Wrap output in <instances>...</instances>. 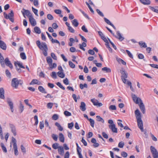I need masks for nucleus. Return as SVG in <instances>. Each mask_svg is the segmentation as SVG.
<instances>
[{
    "mask_svg": "<svg viewBox=\"0 0 158 158\" xmlns=\"http://www.w3.org/2000/svg\"><path fill=\"white\" fill-rule=\"evenodd\" d=\"M140 104L139 105L140 108L142 113L144 114L145 112V109L144 106L141 99H140Z\"/></svg>",
    "mask_w": 158,
    "mask_h": 158,
    "instance_id": "nucleus-11",
    "label": "nucleus"
},
{
    "mask_svg": "<svg viewBox=\"0 0 158 158\" xmlns=\"http://www.w3.org/2000/svg\"><path fill=\"white\" fill-rule=\"evenodd\" d=\"M52 147L53 148L55 149H56L57 148H59L60 146H59V144L57 143H55L52 145Z\"/></svg>",
    "mask_w": 158,
    "mask_h": 158,
    "instance_id": "nucleus-33",
    "label": "nucleus"
},
{
    "mask_svg": "<svg viewBox=\"0 0 158 158\" xmlns=\"http://www.w3.org/2000/svg\"><path fill=\"white\" fill-rule=\"evenodd\" d=\"M13 148L15 154V155H17L18 154V151L17 147H13Z\"/></svg>",
    "mask_w": 158,
    "mask_h": 158,
    "instance_id": "nucleus-43",
    "label": "nucleus"
},
{
    "mask_svg": "<svg viewBox=\"0 0 158 158\" xmlns=\"http://www.w3.org/2000/svg\"><path fill=\"white\" fill-rule=\"evenodd\" d=\"M149 7L150 9L152 11L156 13H158V6H156L155 7H154L149 6Z\"/></svg>",
    "mask_w": 158,
    "mask_h": 158,
    "instance_id": "nucleus-21",
    "label": "nucleus"
},
{
    "mask_svg": "<svg viewBox=\"0 0 158 158\" xmlns=\"http://www.w3.org/2000/svg\"><path fill=\"white\" fill-rule=\"evenodd\" d=\"M32 10L34 14L38 16V10L34 8V7H32Z\"/></svg>",
    "mask_w": 158,
    "mask_h": 158,
    "instance_id": "nucleus-56",
    "label": "nucleus"
},
{
    "mask_svg": "<svg viewBox=\"0 0 158 158\" xmlns=\"http://www.w3.org/2000/svg\"><path fill=\"white\" fill-rule=\"evenodd\" d=\"M120 73L121 74V78L123 83L125 84L127 82L126 78L127 77L128 74L123 68H122L120 70Z\"/></svg>",
    "mask_w": 158,
    "mask_h": 158,
    "instance_id": "nucleus-3",
    "label": "nucleus"
},
{
    "mask_svg": "<svg viewBox=\"0 0 158 158\" xmlns=\"http://www.w3.org/2000/svg\"><path fill=\"white\" fill-rule=\"evenodd\" d=\"M90 122V124L91 125V126L92 127H94V120L92 119V118H89V120Z\"/></svg>",
    "mask_w": 158,
    "mask_h": 158,
    "instance_id": "nucleus-37",
    "label": "nucleus"
},
{
    "mask_svg": "<svg viewBox=\"0 0 158 158\" xmlns=\"http://www.w3.org/2000/svg\"><path fill=\"white\" fill-rule=\"evenodd\" d=\"M80 87L81 89H84V87L87 88V85L86 83L84 84V85L81 84H80Z\"/></svg>",
    "mask_w": 158,
    "mask_h": 158,
    "instance_id": "nucleus-44",
    "label": "nucleus"
},
{
    "mask_svg": "<svg viewBox=\"0 0 158 158\" xmlns=\"http://www.w3.org/2000/svg\"><path fill=\"white\" fill-rule=\"evenodd\" d=\"M81 29L82 31H83L84 32H88V30L86 28L85 26V25H83L81 27Z\"/></svg>",
    "mask_w": 158,
    "mask_h": 158,
    "instance_id": "nucleus-59",
    "label": "nucleus"
},
{
    "mask_svg": "<svg viewBox=\"0 0 158 158\" xmlns=\"http://www.w3.org/2000/svg\"><path fill=\"white\" fill-rule=\"evenodd\" d=\"M57 74L60 77L63 78L65 76V74L63 73V71H59L57 72Z\"/></svg>",
    "mask_w": 158,
    "mask_h": 158,
    "instance_id": "nucleus-24",
    "label": "nucleus"
},
{
    "mask_svg": "<svg viewBox=\"0 0 158 158\" xmlns=\"http://www.w3.org/2000/svg\"><path fill=\"white\" fill-rule=\"evenodd\" d=\"M64 114L66 116H69L71 115V113L66 110L64 111Z\"/></svg>",
    "mask_w": 158,
    "mask_h": 158,
    "instance_id": "nucleus-49",
    "label": "nucleus"
},
{
    "mask_svg": "<svg viewBox=\"0 0 158 158\" xmlns=\"http://www.w3.org/2000/svg\"><path fill=\"white\" fill-rule=\"evenodd\" d=\"M34 119L35 121V123L34 125H37L38 123V120L37 116V115L35 116L34 117Z\"/></svg>",
    "mask_w": 158,
    "mask_h": 158,
    "instance_id": "nucleus-50",
    "label": "nucleus"
},
{
    "mask_svg": "<svg viewBox=\"0 0 158 158\" xmlns=\"http://www.w3.org/2000/svg\"><path fill=\"white\" fill-rule=\"evenodd\" d=\"M21 58L23 60H25L26 58V56L24 52H21L20 54Z\"/></svg>",
    "mask_w": 158,
    "mask_h": 158,
    "instance_id": "nucleus-38",
    "label": "nucleus"
},
{
    "mask_svg": "<svg viewBox=\"0 0 158 158\" xmlns=\"http://www.w3.org/2000/svg\"><path fill=\"white\" fill-rule=\"evenodd\" d=\"M97 12L101 16L103 17L104 15L102 13V12H101L100 10L98 9H97L96 10Z\"/></svg>",
    "mask_w": 158,
    "mask_h": 158,
    "instance_id": "nucleus-62",
    "label": "nucleus"
},
{
    "mask_svg": "<svg viewBox=\"0 0 158 158\" xmlns=\"http://www.w3.org/2000/svg\"><path fill=\"white\" fill-rule=\"evenodd\" d=\"M109 127L113 132L116 133L117 132V129L115 127V125L114 124L109 125Z\"/></svg>",
    "mask_w": 158,
    "mask_h": 158,
    "instance_id": "nucleus-13",
    "label": "nucleus"
},
{
    "mask_svg": "<svg viewBox=\"0 0 158 158\" xmlns=\"http://www.w3.org/2000/svg\"><path fill=\"white\" fill-rule=\"evenodd\" d=\"M10 126L12 132L13 133L14 135L15 136L16 135V132L15 127L13 124H10Z\"/></svg>",
    "mask_w": 158,
    "mask_h": 158,
    "instance_id": "nucleus-14",
    "label": "nucleus"
},
{
    "mask_svg": "<svg viewBox=\"0 0 158 158\" xmlns=\"http://www.w3.org/2000/svg\"><path fill=\"white\" fill-rule=\"evenodd\" d=\"M36 44L40 49L44 50L43 53L45 56H47L48 54L47 51L48 50V48L46 43L43 42L41 43L39 40H37L36 42Z\"/></svg>",
    "mask_w": 158,
    "mask_h": 158,
    "instance_id": "nucleus-2",
    "label": "nucleus"
},
{
    "mask_svg": "<svg viewBox=\"0 0 158 158\" xmlns=\"http://www.w3.org/2000/svg\"><path fill=\"white\" fill-rule=\"evenodd\" d=\"M91 102L93 103L94 106L98 107H100L102 106V104L101 102H99L98 100L95 98H93L91 100Z\"/></svg>",
    "mask_w": 158,
    "mask_h": 158,
    "instance_id": "nucleus-7",
    "label": "nucleus"
},
{
    "mask_svg": "<svg viewBox=\"0 0 158 158\" xmlns=\"http://www.w3.org/2000/svg\"><path fill=\"white\" fill-rule=\"evenodd\" d=\"M40 82L36 79H33L32 81L31 82L30 84V85H33V84H38L40 85Z\"/></svg>",
    "mask_w": 158,
    "mask_h": 158,
    "instance_id": "nucleus-30",
    "label": "nucleus"
},
{
    "mask_svg": "<svg viewBox=\"0 0 158 158\" xmlns=\"http://www.w3.org/2000/svg\"><path fill=\"white\" fill-rule=\"evenodd\" d=\"M52 119L54 120H56L58 118V115L56 114H54L52 116Z\"/></svg>",
    "mask_w": 158,
    "mask_h": 158,
    "instance_id": "nucleus-63",
    "label": "nucleus"
},
{
    "mask_svg": "<svg viewBox=\"0 0 158 158\" xmlns=\"http://www.w3.org/2000/svg\"><path fill=\"white\" fill-rule=\"evenodd\" d=\"M29 19L32 26H35L36 25V20L34 18L32 15V16H30V17L29 18Z\"/></svg>",
    "mask_w": 158,
    "mask_h": 158,
    "instance_id": "nucleus-12",
    "label": "nucleus"
},
{
    "mask_svg": "<svg viewBox=\"0 0 158 158\" xmlns=\"http://www.w3.org/2000/svg\"><path fill=\"white\" fill-rule=\"evenodd\" d=\"M0 47L3 50H6V46L5 43L2 40H0Z\"/></svg>",
    "mask_w": 158,
    "mask_h": 158,
    "instance_id": "nucleus-15",
    "label": "nucleus"
},
{
    "mask_svg": "<svg viewBox=\"0 0 158 158\" xmlns=\"http://www.w3.org/2000/svg\"><path fill=\"white\" fill-rule=\"evenodd\" d=\"M116 35H114V36L117 39H118L120 41H122L124 39V37L122 36L119 31H117Z\"/></svg>",
    "mask_w": 158,
    "mask_h": 158,
    "instance_id": "nucleus-8",
    "label": "nucleus"
},
{
    "mask_svg": "<svg viewBox=\"0 0 158 158\" xmlns=\"http://www.w3.org/2000/svg\"><path fill=\"white\" fill-rule=\"evenodd\" d=\"M5 73L7 77L10 78L11 77L10 73L8 69L6 70Z\"/></svg>",
    "mask_w": 158,
    "mask_h": 158,
    "instance_id": "nucleus-40",
    "label": "nucleus"
},
{
    "mask_svg": "<svg viewBox=\"0 0 158 158\" xmlns=\"http://www.w3.org/2000/svg\"><path fill=\"white\" fill-rule=\"evenodd\" d=\"M59 139L60 141L64 143V138L63 135L62 133H60L59 134Z\"/></svg>",
    "mask_w": 158,
    "mask_h": 158,
    "instance_id": "nucleus-25",
    "label": "nucleus"
},
{
    "mask_svg": "<svg viewBox=\"0 0 158 158\" xmlns=\"http://www.w3.org/2000/svg\"><path fill=\"white\" fill-rule=\"evenodd\" d=\"M23 83V82L21 80H19L16 78H14L12 80L11 85L13 87L16 89L18 88L19 84L22 85Z\"/></svg>",
    "mask_w": 158,
    "mask_h": 158,
    "instance_id": "nucleus-4",
    "label": "nucleus"
},
{
    "mask_svg": "<svg viewBox=\"0 0 158 158\" xmlns=\"http://www.w3.org/2000/svg\"><path fill=\"white\" fill-rule=\"evenodd\" d=\"M124 145V143L123 141H121L118 144V147L120 148H123Z\"/></svg>",
    "mask_w": 158,
    "mask_h": 158,
    "instance_id": "nucleus-52",
    "label": "nucleus"
},
{
    "mask_svg": "<svg viewBox=\"0 0 158 158\" xmlns=\"http://www.w3.org/2000/svg\"><path fill=\"white\" fill-rule=\"evenodd\" d=\"M58 152L60 155L61 156H63L64 154V150L63 147L60 146L58 150Z\"/></svg>",
    "mask_w": 158,
    "mask_h": 158,
    "instance_id": "nucleus-19",
    "label": "nucleus"
},
{
    "mask_svg": "<svg viewBox=\"0 0 158 158\" xmlns=\"http://www.w3.org/2000/svg\"><path fill=\"white\" fill-rule=\"evenodd\" d=\"M56 85L62 89L64 90H65V88L61 85V83L60 82H57L56 83Z\"/></svg>",
    "mask_w": 158,
    "mask_h": 158,
    "instance_id": "nucleus-42",
    "label": "nucleus"
},
{
    "mask_svg": "<svg viewBox=\"0 0 158 158\" xmlns=\"http://www.w3.org/2000/svg\"><path fill=\"white\" fill-rule=\"evenodd\" d=\"M8 104H9V106H10V109H11V111L12 112H13L14 109H13V102L11 101L10 100H8L7 101Z\"/></svg>",
    "mask_w": 158,
    "mask_h": 158,
    "instance_id": "nucleus-17",
    "label": "nucleus"
},
{
    "mask_svg": "<svg viewBox=\"0 0 158 158\" xmlns=\"http://www.w3.org/2000/svg\"><path fill=\"white\" fill-rule=\"evenodd\" d=\"M1 146L2 148V150L3 151L5 152L6 153L7 152V150L5 147L4 146V145L3 143H1Z\"/></svg>",
    "mask_w": 158,
    "mask_h": 158,
    "instance_id": "nucleus-39",
    "label": "nucleus"
},
{
    "mask_svg": "<svg viewBox=\"0 0 158 158\" xmlns=\"http://www.w3.org/2000/svg\"><path fill=\"white\" fill-rule=\"evenodd\" d=\"M135 114L137 119L138 126L141 131H143V121L141 119V113L138 109L135 111Z\"/></svg>",
    "mask_w": 158,
    "mask_h": 158,
    "instance_id": "nucleus-1",
    "label": "nucleus"
},
{
    "mask_svg": "<svg viewBox=\"0 0 158 158\" xmlns=\"http://www.w3.org/2000/svg\"><path fill=\"white\" fill-rule=\"evenodd\" d=\"M85 104V102H81V105L80 106V109L82 111H85L86 110Z\"/></svg>",
    "mask_w": 158,
    "mask_h": 158,
    "instance_id": "nucleus-18",
    "label": "nucleus"
},
{
    "mask_svg": "<svg viewBox=\"0 0 158 158\" xmlns=\"http://www.w3.org/2000/svg\"><path fill=\"white\" fill-rule=\"evenodd\" d=\"M4 59L3 56H2L1 53H0V63L2 67L4 68L5 64H4Z\"/></svg>",
    "mask_w": 158,
    "mask_h": 158,
    "instance_id": "nucleus-16",
    "label": "nucleus"
},
{
    "mask_svg": "<svg viewBox=\"0 0 158 158\" xmlns=\"http://www.w3.org/2000/svg\"><path fill=\"white\" fill-rule=\"evenodd\" d=\"M44 122L43 121L40 122V128L41 129H42L44 127Z\"/></svg>",
    "mask_w": 158,
    "mask_h": 158,
    "instance_id": "nucleus-54",
    "label": "nucleus"
},
{
    "mask_svg": "<svg viewBox=\"0 0 158 158\" xmlns=\"http://www.w3.org/2000/svg\"><path fill=\"white\" fill-rule=\"evenodd\" d=\"M24 110V106L21 103H20V104L19 106V110L20 111V113H22Z\"/></svg>",
    "mask_w": 158,
    "mask_h": 158,
    "instance_id": "nucleus-51",
    "label": "nucleus"
},
{
    "mask_svg": "<svg viewBox=\"0 0 158 158\" xmlns=\"http://www.w3.org/2000/svg\"><path fill=\"white\" fill-rule=\"evenodd\" d=\"M52 137L55 141H57V140L58 136L57 135L53 134L52 135Z\"/></svg>",
    "mask_w": 158,
    "mask_h": 158,
    "instance_id": "nucleus-46",
    "label": "nucleus"
},
{
    "mask_svg": "<svg viewBox=\"0 0 158 158\" xmlns=\"http://www.w3.org/2000/svg\"><path fill=\"white\" fill-rule=\"evenodd\" d=\"M105 21L106 23L107 24H108L111 25V24H112L110 21L109 20H108L107 18H104Z\"/></svg>",
    "mask_w": 158,
    "mask_h": 158,
    "instance_id": "nucleus-58",
    "label": "nucleus"
},
{
    "mask_svg": "<svg viewBox=\"0 0 158 158\" xmlns=\"http://www.w3.org/2000/svg\"><path fill=\"white\" fill-rule=\"evenodd\" d=\"M15 65L16 67H17V66H18L19 68H22L23 69H25V68L24 67L22 63H20L18 61H17L16 62H15Z\"/></svg>",
    "mask_w": 158,
    "mask_h": 158,
    "instance_id": "nucleus-20",
    "label": "nucleus"
},
{
    "mask_svg": "<svg viewBox=\"0 0 158 158\" xmlns=\"http://www.w3.org/2000/svg\"><path fill=\"white\" fill-rule=\"evenodd\" d=\"M121 155L124 157H126L127 156V153L125 152H122L121 153Z\"/></svg>",
    "mask_w": 158,
    "mask_h": 158,
    "instance_id": "nucleus-61",
    "label": "nucleus"
},
{
    "mask_svg": "<svg viewBox=\"0 0 158 158\" xmlns=\"http://www.w3.org/2000/svg\"><path fill=\"white\" fill-rule=\"evenodd\" d=\"M97 118V120L98 122H101L102 123H104V119L101 118L100 116L99 115H97L96 117Z\"/></svg>",
    "mask_w": 158,
    "mask_h": 158,
    "instance_id": "nucleus-32",
    "label": "nucleus"
},
{
    "mask_svg": "<svg viewBox=\"0 0 158 158\" xmlns=\"http://www.w3.org/2000/svg\"><path fill=\"white\" fill-rule=\"evenodd\" d=\"M51 76L53 78L56 79L57 78L56 73L55 72H52L51 73Z\"/></svg>",
    "mask_w": 158,
    "mask_h": 158,
    "instance_id": "nucleus-41",
    "label": "nucleus"
},
{
    "mask_svg": "<svg viewBox=\"0 0 158 158\" xmlns=\"http://www.w3.org/2000/svg\"><path fill=\"white\" fill-rule=\"evenodd\" d=\"M39 90L41 93L44 94L47 93V92L45 91V89L44 87L41 86H40L38 87Z\"/></svg>",
    "mask_w": 158,
    "mask_h": 158,
    "instance_id": "nucleus-27",
    "label": "nucleus"
},
{
    "mask_svg": "<svg viewBox=\"0 0 158 158\" xmlns=\"http://www.w3.org/2000/svg\"><path fill=\"white\" fill-rule=\"evenodd\" d=\"M109 109L110 110H116V107L115 105H111L109 106Z\"/></svg>",
    "mask_w": 158,
    "mask_h": 158,
    "instance_id": "nucleus-47",
    "label": "nucleus"
},
{
    "mask_svg": "<svg viewBox=\"0 0 158 158\" xmlns=\"http://www.w3.org/2000/svg\"><path fill=\"white\" fill-rule=\"evenodd\" d=\"M71 22L73 25L75 27H77L79 25V23L77 21V20L75 19L72 21Z\"/></svg>",
    "mask_w": 158,
    "mask_h": 158,
    "instance_id": "nucleus-23",
    "label": "nucleus"
},
{
    "mask_svg": "<svg viewBox=\"0 0 158 158\" xmlns=\"http://www.w3.org/2000/svg\"><path fill=\"white\" fill-rule=\"evenodd\" d=\"M21 149L23 152L25 153L26 152V149L24 146L22 145H21Z\"/></svg>",
    "mask_w": 158,
    "mask_h": 158,
    "instance_id": "nucleus-60",
    "label": "nucleus"
},
{
    "mask_svg": "<svg viewBox=\"0 0 158 158\" xmlns=\"http://www.w3.org/2000/svg\"><path fill=\"white\" fill-rule=\"evenodd\" d=\"M53 43H56L58 44L59 46L60 45V43L59 41L57 40H54L53 38L51 40Z\"/></svg>",
    "mask_w": 158,
    "mask_h": 158,
    "instance_id": "nucleus-45",
    "label": "nucleus"
},
{
    "mask_svg": "<svg viewBox=\"0 0 158 158\" xmlns=\"http://www.w3.org/2000/svg\"><path fill=\"white\" fill-rule=\"evenodd\" d=\"M139 45L142 47L145 48L147 47V45L145 42H143L142 41H140L139 42Z\"/></svg>",
    "mask_w": 158,
    "mask_h": 158,
    "instance_id": "nucleus-35",
    "label": "nucleus"
},
{
    "mask_svg": "<svg viewBox=\"0 0 158 158\" xmlns=\"http://www.w3.org/2000/svg\"><path fill=\"white\" fill-rule=\"evenodd\" d=\"M4 89L2 88H0V98L2 99L4 98Z\"/></svg>",
    "mask_w": 158,
    "mask_h": 158,
    "instance_id": "nucleus-26",
    "label": "nucleus"
},
{
    "mask_svg": "<svg viewBox=\"0 0 158 158\" xmlns=\"http://www.w3.org/2000/svg\"><path fill=\"white\" fill-rule=\"evenodd\" d=\"M132 97L133 101L135 103L139 104L140 102V99H141L140 98L137 97L135 94H132Z\"/></svg>",
    "mask_w": 158,
    "mask_h": 158,
    "instance_id": "nucleus-9",
    "label": "nucleus"
},
{
    "mask_svg": "<svg viewBox=\"0 0 158 158\" xmlns=\"http://www.w3.org/2000/svg\"><path fill=\"white\" fill-rule=\"evenodd\" d=\"M12 142L13 143V147L17 146L16 140L15 138L13 137H12Z\"/></svg>",
    "mask_w": 158,
    "mask_h": 158,
    "instance_id": "nucleus-36",
    "label": "nucleus"
},
{
    "mask_svg": "<svg viewBox=\"0 0 158 158\" xmlns=\"http://www.w3.org/2000/svg\"><path fill=\"white\" fill-rule=\"evenodd\" d=\"M139 1L144 5H149L151 3L150 0H139Z\"/></svg>",
    "mask_w": 158,
    "mask_h": 158,
    "instance_id": "nucleus-22",
    "label": "nucleus"
},
{
    "mask_svg": "<svg viewBox=\"0 0 158 158\" xmlns=\"http://www.w3.org/2000/svg\"><path fill=\"white\" fill-rule=\"evenodd\" d=\"M68 125V128L70 129H72L73 126L74 124L73 122H72L70 123H69Z\"/></svg>",
    "mask_w": 158,
    "mask_h": 158,
    "instance_id": "nucleus-55",
    "label": "nucleus"
},
{
    "mask_svg": "<svg viewBox=\"0 0 158 158\" xmlns=\"http://www.w3.org/2000/svg\"><path fill=\"white\" fill-rule=\"evenodd\" d=\"M5 63L6 66L9 67L11 69L13 68V65L10 61L9 60L8 58H6L5 59L4 61Z\"/></svg>",
    "mask_w": 158,
    "mask_h": 158,
    "instance_id": "nucleus-10",
    "label": "nucleus"
},
{
    "mask_svg": "<svg viewBox=\"0 0 158 158\" xmlns=\"http://www.w3.org/2000/svg\"><path fill=\"white\" fill-rule=\"evenodd\" d=\"M69 65L70 67L72 68H74L75 67V65L71 61H69Z\"/></svg>",
    "mask_w": 158,
    "mask_h": 158,
    "instance_id": "nucleus-53",
    "label": "nucleus"
},
{
    "mask_svg": "<svg viewBox=\"0 0 158 158\" xmlns=\"http://www.w3.org/2000/svg\"><path fill=\"white\" fill-rule=\"evenodd\" d=\"M47 18L50 20H52L53 19V16L50 14H48L47 15Z\"/></svg>",
    "mask_w": 158,
    "mask_h": 158,
    "instance_id": "nucleus-64",
    "label": "nucleus"
},
{
    "mask_svg": "<svg viewBox=\"0 0 158 158\" xmlns=\"http://www.w3.org/2000/svg\"><path fill=\"white\" fill-rule=\"evenodd\" d=\"M53 105V104L52 103L49 102L47 104V107L49 109H51Z\"/></svg>",
    "mask_w": 158,
    "mask_h": 158,
    "instance_id": "nucleus-57",
    "label": "nucleus"
},
{
    "mask_svg": "<svg viewBox=\"0 0 158 158\" xmlns=\"http://www.w3.org/2000/svg\"><path fill=\"white\" fill-rule=\"evenodd\" d=\"M34 30L35 31L36 33L40 34L41 33V31L40 28L37 27H34Z\"/></svg>",
    "mask_w": 158,
    "mask_h": 158,
    "instance_id": "nucleus-31",
    "label": "nucleus"
},
{
    "mask_svg": "<svg viewBox=\"0 0 158 158\" xmlns=\"http://www.w3.org/2000/svg\"><path fill=\"white\" fill-rule=\"evenodd\" d=\"M3 14L5 19H9L12 23L14 22V19H13L14 13L12 10H11L10 13L8 15H7L5 12Z\"/></svg>",
    "mask_w": 158,
    "mask_h": 158,
    "instance_id": "nucleus-5",
    "label": "nucleus"
},
{
    "mask_svg": "<svg viewBox=\"0 0 158 158\" xmlns=\"http://www.w3.org/2000/svg\"><path fill=\"white\" fill-rule=\"evenodd\" d=\"M23 17L25 18H26L25 15L27 16L28 18L30 17V16H32V15L31 14L30 12V11L28 10H26L24 8L22 9V10L21 11Z\"/></svg>",
    "mask_w": 158,
    "mask_h": 158,
    "instance_id": "nucleus-6",
    "label": "nucleus"
},
{
    "mask_svg": "<svg viewBox=\"0 0 158 158\" xmlns=\"http://www.w3.org/2000/svg\"><path fill=\"white\" fill-rule=\"evenodd\" d=\"M47 63L50 65L52 64V61L51 58L49 56L47 57L46 58Z\"/></svg>",
    "mask_w": 158,
    "mask_h": 158,
    "instance_id": "nucleus-34",
    "label": "nucleus"
},
{
    "mask_svg": "<svg viewBox=\"0 0 158 158\" xmlns=\"http://www.w3.org/2000/svg\"><path fill=\"white\" fill-rule=\"evenodd\" d=\"M150 150L152 155L158 152L156 149L152 146L150 147Z\"/></svg>",
    "mask_w": 158,
    "mask_h": 158,
    "instance_id": "nucleus-28",
    "label": "nucleus"
},
{
    "mask_svg": "<svg viewBox=\"0 0 158 158\" xmlns=\"http://www.w3.org/2000/svg\"><path fill=\"white\" fill-rule=\"evenodd\" d=\"M102 70L103 71H106V73H110L111 72V69H110L107 67H105L102 68Z\"/></svg>",
    "mask_w": 158,
    "mask_h": 158,
    "instance_id": "nucleus-29",
    "label": "nucleus"
},
{
    "mask_svg": "<svg viewBox=\"0 0 158 158\" xmlns=\"http://www.w3.org/2000/svg\"><path fill=\"white\" fill-rule=\"evenodd\" d=\"M80 11L81 12V13L83 14V15L86 18L88 19H89V17L88 16V15L85 13L84 11L81 10L80 9Z\"/></svg>",
    "mask_w": 158,
    "mask_h": 158,
    "instance_id": "nucleus-48",
    "label": "nucleus"
}]
</instances>
